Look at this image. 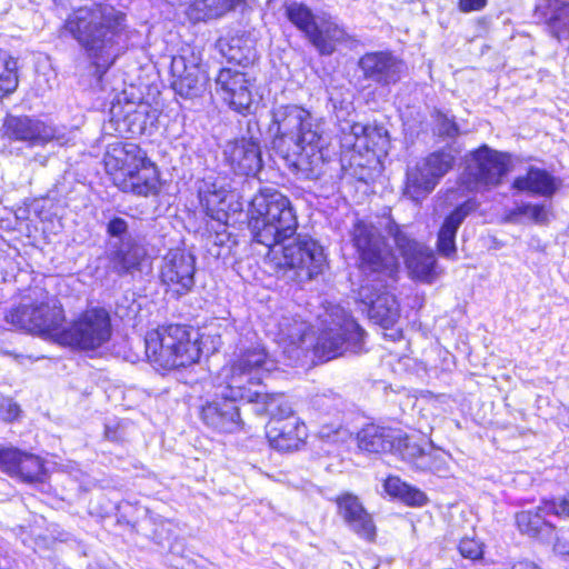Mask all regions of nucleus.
Here are the masks:
<instances>
[{
  "label": "nucleus",
  "instance_id": "nucleus-1",
  "mask_svg": "<svg viewBox=\"0 0 569 569\" xmlns=\"http://www.w3.org/2000/svg\"><path fill=\"white\" fill-rule=\"evenodd\" d=\"M249 213L252 237L269 249L268 258L278 278L305 283L323 271V248L312 238L299 236L293 242L282 244L298 228L296 211L287 196L274 188H263L252 198Z\"/></svg>",
  "mask_w": 569,
  "mask_h": 569
},
{
  "label": "nucleus",
  "instance_id": "nucleus-2",
  "mask_svg": "<svg viewBox=\"0 0 569 569\" xmlns=\"http://www.w3.org/2000/svg\"><path fill=\"white\" fill-rule=\"evenodd\" d=\"M351 241L359 256V268L366 276L358 292L359 300L366 306L370 320L383 329H393L400 308L390 287L399 272V260L371 223L357 221Z\"/></svg>",
  "mask_w": 569,
  "mask_h": 569
},
{
  "label": "nucleus",
  "instance_id": "nucleus-3",
  "mask_svg": "<svg viewBox=\"0 0 569 569\" xmlns=\"http://www.w3.org/2000/svg\"><path fill=\"white\" fill-rule=\"evenodd\" d=\"M276 368L277 362L261 345L240 349L237 358L222 368L216 398L202 406V422L219 432L240 431L243 421L239 402H253L258 393L252 391V387L262 383L264 376Z\"/></svg>",
  "mask_w": 569,
  "mask_h": 569
},
{
  "label": "nucleus",
  "instance_id": "nucleus-4",
  "mask_svg": "<svg viewBox=\"0 0 569 569\" xmlns=\"http://www.w3.org/2000/svg\"><path fill=\"white\" fill-rule=\"evenodd\" d=\"M268 132L272 148L303 178L315 180L325 173L331 158L322 124L298 104H280L271 110Z\"/></svg>",
  "mask_w": 569,
  "mask_h": 569
},
{
  "label": "nucleus",
  "instance_id": "nucleus-5",
  "mask_svg": "<svg viewBox=\"0 0 569 569\" xmlns=\"http://www.w3.org/2000/svg\"><path fill=\"white\" fill-rule=\"evenodd\" d=\"M63 28L84 50L94 68L98 82L127 51L132 33L126 14L104 4L74 10L67 18Z\"/></svg>",
  "mask_w": 569,
  "mask_h": 569
},
{
  "label": "nucleus",
  "instance_id": "nucleus-6",
  "mask_svg": "<svg viewBox=\"0 0 569 569\" xmlns=\"http://www.w3.org/2000/svg\"><path fill=\"white\" fill-rule=\"evenodd\" d=\"M199 333L191 327L169 325L149 331L144 338L146 356L157 368L172 370L197 362L201 355Z\"/></svg>",
  "mask_w": 569,
  "mask_h": 569
},
{
  "label": "nucleus",
  "instance_id": "nucleus-7",
  "mask_svg": "<svg viewBox=\"0 0 569 569\" xmlns=\"http://www.w3.org/2000/svg\"><path fill=\"white\" fill-rule=\"evenodd\" d=\"M64 311L59 299L44 290L34 291V298L10 309L4 321L14 329L53 339L59 342L63 330Z\"/></svg>",
  "mask_w": 569,
  "mask_h": 569
},
{
  "label": "nucleus",
  "instance_id": "nucleus-8",
  "mask_svg": "<svg viewBox=\"0 0 569 569\" xmlns=\"http://www.w3.org/2000/svg\"><path fill=\"white\" fill-rule=\"evenodd\" d=\"M322 322L326 327L316 345V355L320 359L329 361L346 352L359 353L363 350L365 331L345 309L331 307Z\"/></svg>",
  "mask_w": 569,
  "mask_h": 569
},
{
  "label": "nucleus",
  "instance_id": "nucleus-9",
  "mask_svg": "<svg viewBox=\"0 0 569 569\" xmlns=\"http://www.w3.org/2000/svg\"><path fill=\"white\" fill-rule=\"evenodd\" d=\"M110 337L111 320L108 311L103 308H91L60 332L59 343L94 350L108 342Z\"/></svg>",
  "mask_w": 569,
  "mask_h": 569
},
{
  "label": "nucleus",
  "instance_id": "nucleus-10",
  "mask_svg": "<svg viewBox=\"0 0 569 569\" xmlns=\"http://www.w3.org/2000/svg\"><path fill=\"white\" fill-rule=\"evenodd\" d=\"M455 161L456 154L451 148L430 153L416 168L408 170L405 194L416 202L420 201L452 169Z\"/></svg>",
  "mask_w": 569,
  "mask_h": 569
},
{
  "label": "nucleus",
  "instance_id": "nucleus-11",
  "mask_svg": "<svg viewBox=\"0 0 569 569\" xmlns=\"http://www.w3.org/2000/svg\"><path fill=\"white\" fill-rule=\"evenodd\" d=\"M386 231L393 238L395 244L405 259L408 270L412 277L430 282L435 277L436 258L433 252L410 239L400 227L391 219L385 226Z\"/></svg>",
  "mask_w": 569,
  "mask_h": 569
},
{
  "label": "nucleus",
  "instance_id": "nucleus-12",
  "mask_svg": "<svg viewBox=\"0 0 569 569\" xmlns=\"http://www.w3.org/2000/svg\"><path fill=\"white\" fill-rule=\"evenodd\" d=\"M196 258L181 249L170 250L162 258L160 280L166 292L174 298L189 293L194 286Z\"/></svg>",
  "mask_w": 569,
  "mask_h": 569
},
{
  "label": "nucleus",
  "instance_id": "nucleus-13",
  "mask_svg": "<svg viewBox=\"0 0 569 569\" xmlns=\"http://www.w3.org/2000/svg\"><path fill=\"white\" fill-rule=\"evenodd\" d=\"M170 71L172 89L183 98H194L204 90L208 77L201 67V58L192 50L172 57Z\"/></svg>",
  "mask_w": 569,
  "mask_h": 569
},
{
  "label": "nucleus",
  "instance_id": "nucleus-14",
  "mask_svg": "<svg viewBox=\"0 0 569 569\" xmlns=\"http://www.w3.org/2000/svg\"><path fill=\"white\" fill-rule=\"evenodd\" d=\"M508 162L507 154L482 146L470 154L466 169L468 180L475 183L476 188L497 187L508 172Z\"/></svg>",
  "mask_w": 569,
  "mask_h": 569
},
{
  "label": "nucleus",
  "instance_id": "nucleus-15",
  "mask_svg": "<svg viewBox=\"0 0 569 569\" xmlns=\"http://www.w3.org/2000/svg\"><path fill=\"white\" fill-rule=\"evenodd\" d=\"M149 123H151V120L148 104H137L132 101L121 104L118 100L110 108V119L104 124L103 130L109 134L133 137L143 134Z\"/></svg>",
  "mask_w": 569,
  "mask_h": 569
},
{
  "label": "nucleus",
  "instance_id": "nucleus-16",
  "mask_svg": "<svg viewBox=\"0 0 569 569\" xmlns=\"http://www.w3.org/2000/svg\"><path fill=\"white\" fill-rule=\"evenodd\" d=\"M390 139L387 129L378 124H361L346 122L341 126L342 148L353 150L359 154L365 150L378 153H387Z\"/></svg>",
  "mask_w": 569,
  "mask_h": 569
},
{
  "label": "nucleus",
  "instance_id": "nucleus-17",
  "mask_svg": "<svg viewBox=\"0 0 569 569\" xmlns=\"http://www.w3.org/2000/svg\"><path fill=\"white\" fill-rule=\"evenodd\" d=\"M250 81L244 73L221 69L216 78V90L228 106L239 113L249 112L252 104Z\"/></svg>",
  "mask_w": 569,
  "mask_h": 569
},
{
  "label": "nucleus",
  "instance_id": "nucleus-18",
  "mask_svg": "<svg viewBox=\"0 0 569 569\" xmlns=\"http://www.w3.org/2000/svg\"><path fill=\"white\" fill-rule=\"evenodd\" d=\"M3 128L8 139L29 148L44 146L54 138V130L50 126L28 116H8Z\"/></svg>",
  "mask_w": 569,
  "mask_h": 569
},
{
  "label": "nucleus",
  "instance_id": "nucleus-19",
  "mask_svg": "<svg viewBox=\"0 0 569 569\" xmlns=\"http://www.w3.org/2000/svg\"><path fill=\"white\" fill-rule=\"evenodd\" d=\"M223 161L237 174H256L262 167L260 144L253 138L229 141L223 147Z\"/></svg>",
  "mask_w": 569,
  "mask_h": 569
},
{
  "label": "nucleus",
  "instance_id": "nucleus-20",
  "mask_svg": "<svg viewBox=\"0 0 569 569\" xmlns=\"http://www.w3.org/2000/svg\"><path fill=\"white\" fill-rule=\"evenodd\" d=\"M408 437L400 429L378 425H367L357 435L359 449L370 453L398 452L407 445Z\"/></svg>",
  "mask_w": 569,
  "mask_h": 569
},
{
  "label": "nucleus",
  "instance_id": "nucleus-21",
  "mask_svg": "<svg viewBox=\"0 0 569 569\" xmlns=\"http://www.w3.org/2000/svg\"><path fill=\"white\" fill-rule=\"evenodd\" d=\"M365 79L380 86L398 82L403 71V63L391 52L377 51L363 54L359 60Z\"/></svg>",
  "mask_w": 569,
  "mask_h": 569
},
{
  "label": "nucleus",
  "instance_id": "nucleus-22",
  "mask_svg": "<svg viewBox=\"0 0 569 569\" xmlns=\"http://www.w3.org/2000/svg\"><path fill=\"white\" fill-rule=\"evenodd\" d=\"M197 190L207 216L219 221L227 217L229 184L226 177L211 172L198 181Z\"/></svg>",
  "mask_w": 569,
  "mask_h": 569
},
{
  "label": "nucleus",
  "instance_id": "nucleus-23",
  "mask_svg": "<svg viewBox=\"0 0 569 569\" xmlns=\"http://www.w3.org/2000/svg\"><path fill=\"white\" fill-rule=\"evenodd\" d=\"M266 433L270 446L279 451L298 450L308 436L306 425L298 417L270 419Z\"/></svg>",
  "mask_w": 569,
  "mask_h": 569
},
{
  "label": "nucleus",
  "instance_id": "nucleus-24",
  "mask_svg": "<svg viewBox=\"0 0 569 569\" xmlns=\"http://www.w3.org/2000/svg\"><path fill=\"white\" fill-rule=\"evenodd\" d=\"M338 512L347 526L360 538L373 541L376 526L357 496L343 493L337 498Z\"/></svg>",
  "mask_w": 569,
  "mask_h": 569
},
{
  "label": "nucleus",
  "instance_id": "nucleus-25",
  "mask_svg": "<svg viewBox=\"0 0 569 569\" xmlns=\"http://www.w3.org/2000/svg\"><path fill=\"white\" fill-rule=\"evenodd\" d=\"M148 160L146 152L133 142L111 143L103 157L106 170L110 173L121 172L122 177Z\"/></svg>",
  "mask_w": 569,
  "mask_h": 569
},
{
  "label": "nucleus",
  "instance_id": "nucleus-26",
  "mask_svg": "<svg viewBox=\"0 0 569 569\" xmlns=\"http://www.w3.org/2000/svg\"><path fill=\"white\" fill-rule=\"evenodd\" d=\"M274 339L283 347V352L289 353L290 360L299 359L303 352L300 343L309 330L308 323L297 316L283 315L274 319Z\"/></svg>",
  "mask_w": 569,
  "mask_h": 569
},
{
  "label": "nucleus",
  "instance_id": "nucleus-27",
  "mask_svg": "<svg viewBox=\"0 0 569 569\" xmlns=\"http://www.w3.org/2000/svg\"><path fill=\"white\" fill-rule=\"evenodd\" d=\"M348 39L345 28L332 16L323 12L318 14V22L308 40L320 54L330 56Z\"/></svg>",
  "mask_w": 569,
  "mask_h": 569
},
{
  "label": "nucleus",
  "instance_id": "nucleus-28",
  "mask_svg": "<svg viewBox=\"0 0 569 569\" xmlns=\"http://www.w3.org/2000/svg\"><path fill=\"white\" fill-rule=\"evenodd\" d=\"M117 183L123 192L140 197L157 196L160 191L159 172L150 160L126 173Z\"/></svg>",
  "mask_w": 569,
  "mask_h": 569
},
{
  "label": "nucleus",
  "instance_id": "nucleus-29",
  "mask_svg": "<svg viewBox=\"0 0 569 569\" xmlns=\"http://www.w3.org/2000/svg\"><path fill=\"white\" fill-rule=\"evenodd\" d=\"M477 208L472 200H467L457 207L443 221L437 240L438 252L449 259L457 256L456 234L463 220Z\"/></svg>",
  "mask_w": 569,
  "mask_h": 569
},
{
  "label": "nucleus",
  "instance_id": "nucleus-30",
  "mask_svg": "<svg viewBox=\"0 0 569 569\" xmlns=\"http://www.w3.org/2000/svg\"><path fill=\"white\" fill-rule=\"evenodd\" d=\"M546 501V499L542 500L541 503L532 510L517 512L516 523L522 535L550 542L555 537L556 527L546 518L552 515V512L542 509Z\"/></svg>",
  "mask_w": 569,
  "mask_h": 569
},
{
  "label": "nucleus",
  "instance_id": "nucleus-31",
  "mask_svg": "<svg viewBox=\"0 0 569 569\" xmlns=\"http://www.w3.org/2000/svg\"><path fill=\"white\" fill-rule=\"evenodd\" d=\"M536 13L559 41L569 39V0H539Z\"/></svg>",
  "mask_w": 569,
  "mask_h": 569
},
{
  "label": "nucleus",
  "instance_id": "nucleus-32",
  "mask_svg": "<svg viewBox=\"0 0 569 569\" xmlns=\"http://www.w3.org/2000/svg\"><path fill=\"white\" fill-rule=\"evenodd\" d=\"M512 189L543 198H552L559 189L557 179L548 171L530 167L528 171L518 176L512 182Z\"/></svg>",
  "mask_w": 569,
  "mask_h": 569
},
{
  "label": "nucleus",
  "instance_id": "nucleus-33",
  "mask_svg": "<svg viewBox=\"0 0 569 569\" xmlns=\"http://www.w3.org/2000/svg\"><path fill=\"white\" fill-rule=\"evenodd\" d=\"M402 459L420 471L440 473L447 470L446 455L436 450L425 451L419 445L408 439L402 449Z\"/></svg>",
  "mask_w": 569,
  "mask_h": 569
},
{
  "label": "nucleus",
  "instance_id": "nucleus-34",
  "mask_svg": "<svg viewBox=\"0 0 569 569\" xmlns=\"http://www.w3.org/2000/svg\"><path fill=\"white\" fill-rule=\"evenodd\" d=\"M242 0H193L187 16L193 22L217 19L234 9Z\"/></svg>",
  "mask_w": 569,
  "mask_h": 569
},
{
  "label": "nucleus",
  "instance_id": "nucleus-35",
  "mask_svg": "<svg viewBox=\"0 0 569 569\" xmlns=\"http://www.w3.org/2000/svg\"><path fill=\"white\" fill-rule=\"evenodd\" d=\"M252 391L258 393L252 403L257 405L259 415H270L271 419H289L293 416L292 408L288 400L281 393H267L262 390L261 383L252 387Z\"/></svg>",
  "mask_w": 569,
  "mask_h": 569
},
{
  "label": "nucleus",
  "instance_id": "nucleus-36",
  "mask_svg": "<svg viewBox=\"0 0 569 569\" xmlns=\"http://www.w3.org/2000/svg\"><path fill=\"white\" fill-rule=\"evenodd\" d=\"M529 220L537 224H545L549 219V207L542 203L521 202L506 211L503 220L508 223H520Z\"/></svg>",
  "mask_w": 569,
  "mask_h": 569
},
{
  "label": "nucleus",
  "instance_id": "nucleus-37",
  "mask_svg": "<svg viewBox=\"0 0 569 569\" xmlns=\"http://www.w3.org/2000/svg\"><path fill=\"white\" fill-rule=\"evenodd\" d=\"M383 488L389 496L411 507H421L428 500L423 491L401 481L399 477H388Z\"/></svg>",
  "mask_w": 569,
  "mask_h": 569
},
{
  "label": "nucleus",
  "instance_id": "nucleus-38",
  "mask_svg": "<svg viewBox=\"0 0 569 569\" xmlns=\"http://www.w3.org/2000/svg\"><path fill=\"white\" fill-rule=\"evenodd\" d=\"M284 11L288 20L309 39L318 22V14H313L305 3L296 1L286 3Z\"/></svg>",
  "mask_w": 569,
  "mask_h": 569
},
{
  "label": "nucleus",
  "instance_id": "nucleus-39",
  "mask_svg": "<svg viewBox=\"0 0 569 569\" xmlns=\"http://www.w3.org/2000/svg\"><path fill=\"white\" fill-rule=\"evenodd\" d=\"M143 258L142 250L137 246L122 244L112 256V269L119 274L133 273L139 269Z\"/></svg>",
  "mask_w": 569,
  "mask_h": 569
},
{
  "label": "nucleus",
  "instance_id": "nucleus-40",
  "mask_svg": "<svg viewBox=\"0 0 569 569\" xmlns=\"http://www.w3.org/2000/svg\"><path fill=\"white\" fill-rule=\"evenodd\" d=\"M18 61L12 57L0 58V100L18 87Z\"/></svg>",
  "mask_w": 569,
  "mask_h": 569
},
{
  "label": "nucleus",
  "instance_id": "nucleus-41",
  "mask_svg": "<svg viewBox=\"0 0 569 569\" xmlns=\"http://www.w3.org/2000/svg\"><path fill=\"white\" fill-rule=\"evenodd\" d=\"M21 462L16 477L26 482L41 481L43 478V462L32 453L22 452Z\"/></svg>",
  "mask_w": 569,
  "mask_h": 569
},
{
  "label": "nucleus",
  "instance_id": "nucleus-42",
  "mask_svg": "<svg viewBox=\"0 0 569 569\" xmlns=\"http://www.w3.org/2000/svg\"><path fill=\"white\" fill-rule=\"evenodd\" d=\"M22 452L16 448H6L0 450V468L10 476H17L20 467Z\"/></svg>",
  "mask_w": 569,
  "mask_h": 569
},
{
  "label": "nucleus",
  "instance_id": "nucleus-43",
  "mask_svg": "<svg viewBox=\"0 0 569 569\" xmlns=\"http://www.w3.org/2000/svg\"><path fill=\"white\" fill-rule=\"evenodd\" d=\"M458 550L463 558L478 560L482 558L483 545L475 538L465 537L459 541Z\"/></svg>",
  "mask_w": 569,
  "mask_h": 569
},
{
  "label": "nucleus",
  "instance_id": "nucleus-44",
  "mask_svg": "<svg viewBox=\"0 0 569 569\" xmlns=\"http://www.w3.org/2000/svg\"><path fill=\"white\" fill-rule=\"evenodd\" d=\"M542 509L552 512L556 517L569 519V492L560 498L546 501Z\"/></svg>",
  "mask_w": 569,
  "mask_h": 569
},
{
  "label": "nucleus",
  "instance_id": "nucleus-45",
  "mask_svg": "<svg viewBox=\"0 0 569 569\" xmlns=\"http://www.w3.org/2000/svg\"><path fill=\"white\" fill-rule=\"evenodd\" d=\"M437 132L442 137L455 138L459 134V128L447 114L439 112L437 116Z\"/></svg>",
  "mask_w": 569,
  "mask_h": 569
},
{
  "label": "nucleus",
  "instance_id": "nucleus-46",
  "mask_svg": "<svg viewBox=\"0 0 569 569\" xmlns=\"http://www.w3.org/2000/svg\"><path fill=\"white\" fill-rule=\"evenodd\" d=\"M20 412L19 406L10 398H0V419L3 421L14 420Z\"/></svg>",
  "mask_w": 569,
  "mask_h": 569
},
{
  "label": "nucleus",
  "instance_id": "nucleus-47",
  "mask_svg": "<svg viewBox=\"0 0 569 569\" xmlns=\"http://www.w3.org/2000/svg\"><path fill=\"white\" fill-rule=\"evenodd\" d=\"M123 426L118 421H109L104 426V437L110 441H121L124 439Z\"/></svg>",
  "mask_w": 569,
  "mask_h": 569
},
{
  "label": "nucleus",
  "instance_id": "nucleus-48",
  "mask_svg": "<svg viewBox=\"0 0 569 569\" xmlns=\"http://www.w3.org/2000/svg\"><path fill=\"white\" fill-rule=\"evenodd\" d=\"M320 436L332 441H345L350 433L348 429L342 428L341 426L337 427L335 430H331L330 427L322 426L320 429Z\"/></svg>",
  "mask_w": 569,
  "mask_h": 569
},
{
  "label": "nucleus",
  "instance_id": "nucleus-49",
  "mask_svg": "<svg viewBox=\"0 0 569 569\" xmlns=\"http://www.w3.org/2000/svg\"><path fill=\"white\" fill-rule=\"evenodd\" d=\"M339 403L340 399L336 396L321 395L313 399V406L320 410L327 411L328 413L331 412L332 407L337 409Z\"/></svg>",
  "mask_w": 569,
  "mask_h": 569
},
{
  "label": "nucleus",
  "instance_id": "nucleus-50",
  "mask_svg": "<svg viewBox=\"0 0 569 569\" xmlns=\"http://www.w3.org/2000/svg\"><path fill=\"white\" fill-rule=\"evenodd\" d=\"M107 230L111 237L123 238L128 231V223L122 218H113L108 223Z\"/></svg>",
  "mask_w": 569,
  "mask_h": 569
},
{
  "label": "nucleus",
  "instance_id": "nucleus-51",
  "mask_svg": "<svg viewBox=\"0 0 569 569\" xmlns=\"http://www.w3.org/2000/svg\"><path fill=\"white\" fill-rule=\"evenodd\" d=\"M488 0H458V8L463 13L480 11L486 8Z\"/></svg>",
  "mask_w": 569,
  "mask_h": 569
},
{
  "label": "nucleus",
  "instance_id": "nucleus-52",
  "mask_svg": "<svg viewBox=\"0 0 569 569\" xmlns=\"http://www.w3.org/2000/svg\"><path fill=\"white\" fill-rule=\"evenodd\" d=\"M555 550L569 556V529L561 532L555 542Z\"/></svg>",
  "mask_w": 569,
  "mask_h": 569
},
{
  "label": "nucleus",
  "instance_id": "nucleus-53",
  "mask_svg": "<svg viewBox=\"0 0 569 569\" xmlns=\"http://www.w3.org/2000/svg\"><path fill=\"white\" fill-rule=\"evenodd\" d=\"M511 569H540L537 565L531 561H519L515 563Z\"/></svg>",
  "mask_w": 569,
  "mask_h": 569
},
{
  "label": "nucleus",
  "instance_id": "nucleus-54",
  "mask_svg": "<svg viewBox=\"0 0 569 569\" xmlns=\"http://www.w3.org/2000/svg\"><path fill=\"white\" fill-rule=\"evenodd\" d=\"M401 337H402V332H401V330H399V329H393V330H392V332L390 333V338H391L392 340H398V339H400Z\"/></svg>",
  "mask_w": 569,
  "mask_h": 569
},
{
  "label": "nucleus",
  "instance_id": "nucleus-55",
  "mask_svg": "<svg viewBox=\"0 0 569 569\" xmlns=\"http://www.w3.org/2000/svg\"><path fill=\"white\" fill-rule=\"evenodd\" d=\"M230 59L236 60V59H237V57L232 54V56H230Z\"/></svg>",
  "mask_w": 569,
  "mask_h": 569
}]
</instances>
